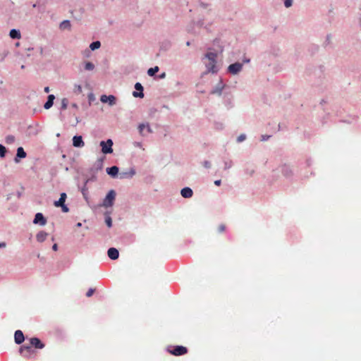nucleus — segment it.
<instances>
[{
	"mask_svg": "<svg viewBox=\"0 0 361 361\" xmlns=\"http://www.w3.org/2000/svg\"><path fill=\"white\" fill-rule=\"evenodd\" d=\"M216 58L217 54L214 52H208L205 54L204 60V63L207 67V72L216 73L217 67H216Z\"/></svg>",
	"mask_w": 361,
	"mask_h": 361,
	"instance_id": "1",
	"label": "nucleus"
},
{
	"mask_svg": "<svg viewBox=\"0 0 361 361\" xmlns=\"http://www.w3.org/2000/svg\"><path fill=\"white\" fill-rule=\"evenodd\" d=\"M167 350L175 356L183 355L188 353L187 348L182 345L169 346Z\"/></svg>",
	"mask_w": 361,
	"mask_h": 361,
	"instance_id": "2",
	"label": "nucleus"
},
{
	"mask_svg": "<svg viewBox=\"0 0 361 361\" xmlns=\"http://www.w3.org/2000/svg\"><path fill=\"white\" fill-rule=\"evenodd\" d=\"M116 197V192L114 190H110L103 201V206L105 207H111L114 204V202Z\"/></svg>",
	"mask_w": 361,
	"mask_h": 361,
	"instance_id": "3",
	"label": "nucleus"
},
{
	"mask_svg": "<svg viewBox=\"0 0 361 361\" xmlns=\"http://www.w3.org/2000/svg\"><path fill=\"white\" fill-rule=\"evenodd\" d=\"M20 353L24 357L30 359L32 357L35 352L32 350L31 345L30 344L29 345H22L20 348Z\"/></svg>",
	"mask_w": 361,
	"mask_h": 361,
	"instance_id": "4",
	"label": "nucleus"
},
{
	"mask_svg": "<svg viewBox=\"0 0 361 361\" xmlns=\"http://www.w3.org/2000/svg\"><path fill=\"white\" fill-rule=\"evenodd\" d=\"M113 141L111 139L107 140L106 142L102 141L100 142V146L102 147V152L104 154H110L112 153L113 149Z\"/></svg>",
	"mask_w": 361,
	"mask_h": 361,
	"instance_id": "5",
	"label": "nucleus"
},
{
	"mask_svg": "<svg viewBox=\"0 0 361 361\" xmlns=\"http://www.w3.org/2000/svg\"><path fill=\"white\" fill-rule=\"evenodd\" d=\"M242 68H243V64L237 62V63L231 64L228 67V71L230 73H231L233 75H235V74L238 73L242 70Z\"/></svg>",
	"mask_w": 361,
	"mask_h": 361,
	"instance_id": "6",
	"label": "nucleus"
},
{
	"mask_svg": "<svg viewBox=\"0 0 361 361\" xmlns=\"http://www.w3.org/2000/svg\"><path fill=\"white\" fill-rule=\"evenodd\" d=\"M30 344L32 347H35L37 349H42L44 347V344L37 338H32L30 339Z\"/></svg>",
	"mask_w": 361,
	"mask_h": 361,
	"instance_id": "7",
	"label": "nucleus"
},
{
	"mask_svg": "<svg viewBox=\"0 0 361 361\" xmlns=\"http://www.w3.org/2000/svg\"><path fill=\"white\" fill-rule=\"evenodd\" d=\"M100 101L103 103L109 102V105L112 106L116 103V97L114 95H102L100 97Z\"/></svg>",
	"mask_w": 361,
	"mask_h": 361,
	"instance_id": "8",
	"label": "nucleus"
},
{
	"mask_svg": "<svg viewBox=\"0 0 361 361\" xmlns=\"http://www.w3.org/2000/svg\"><path fill=\"white\" fill-rule=\"evenodd\" d=\"M33 223L35 224H39L40 225L44 226L46 224L47 220L42 213H37L35 214Z\"/></svg>",
	"mask_w": 361,
	"mask_h": 361,
	"instance_id": "9",
	"label": "nucleus"
},
{
	"mask_svg": "<svg viewBox=\"0 0 361 361\" xmlns=\"http://www.w3.org/2000/svg\"><path fill=\"white\" fill-rule=\"evenodd\" d=\"M73 145L75 147H82L85 145V143L82 140V136H74L73 137Z\"/></svg>",
	"mask_w": 361,
	"mask_h": 361,
	"instance_id": "10",
	"label": "nucleus"
},
{
	"mask_svg": "<svg viewBox=\"0 0 361 361\" xmlns=\"http://www.w3.org/2000/svg\"><path fill=\"white\" fill-rule=\"evenodd\" d=\"M14 339L17 344H21L25 340L23 333L20 330H17L14 334Z\"/></svg>",
	"mask_w": 361,
	"mask_h": 361,
	"instance_id": "11",
	"label": "nucleus"
},
{
	"mask_svg": "<svg viewBox=\"0 0 361 361\" xmlns=\"http://www.w3.org/2000/svg\"><path fill=\"white\" fill-rule=\"evenodd\" d=\"M135 90L140 91V92H133V94L135 97H140V98H142L144 97V94L142 92L143 91V87L142 86V85L140 83V82H137L135 85Z\"/></svg>",
	"mask_w": 361,
	"mask_h": 361,
	"instance_id": "12",
	"label": "nucleus"
},
{
	"mask_svg": "<svg viewBox=\"0 0 361 361\" xmlns=\"http://www.w3.org/2000/svg\"><path fill=\"white\" fill-rule=\"evenodd\" d=\"M107 254H108L109 257L114 260L118 259V256H119V252H118V250L114 247L109 248L108 250Z\"/></svg>",
	"mask_w": 361,
	"mask_h": 361,
	"instance_id": "13",
	"label": "nucleus"
},
{
	"mask_svg": "<svg viewBox=\"0 0 361 361\" xmlns=\"http://www.w3.org/2000/svg\"><path fill=\"white\" fill-rule=\"evenodd\" d=\"M180 194L185 198H190L192 196L193 192L191 188L186 187L181 190Z\"/></svg>",
	"mask_w": 361,
	"mask_h": 361,
	"instance_id": "14",
	"label": "nucleus"
},
{
	"mask_svg": "<svg viewBox=\"0 0 361 361\" xmlns=\"http://www.w3.org/2000/svg\"><path fill=\"white\" fill-rule=\"evenodd\" d=\"M145 129H146L149 133H151L152 132V130L148 123H147V124L141 123L138 126V130H139V133L140 135H145L144 134Z\"/></svg>",
	"mask_w": 361,
	"mask_h": 361,
	"instance_id": "15",
	"label": "nucleus"
},
{
	"mask_svg": "<svg viewBox=\"0 0 361 361\" xmlns=\"http://www.w3.org/2000/svg\"><path fill=\"white\" fill-rule=\"evenodd\" d=\"M66 197V194L65 192H62L60 195L59 200L58 201L54 202V206L56 207H59L60 206L64 204Z\"/></svg>",
	"mask_w": 361,
	"mask_h": 361,
	"instance_id": "16",
	"label": "nucleus"
},
{
	"mask_svg": "<svg viewBox=\"0 0 361 361\" xmlns=\"http://www.w3.org/2000/svg\"><path fill=\"white\" fill-rule=\"evenodd\" d=\"M26 157V153L24 151L22 147H20L17 149L16 157L15 158V161L18 162V158H25Z\"/></svg>",
	"mask_w": 361,
	"mask_h": 361,
	"instance_id": "17",
	"label": "nucleus"
},
{
	"mask_svg": "<svg viewBox=\"0 0 361 361\" xmlns=\"http://www.w3.org/2000/svg\"><path fill=\"white\" fill-rule=\"evenodd\" d=\"M54 99H55L54 95L49 94L48 96V99H47V102L44 105V109H49V108H51L54 104Z\"/></svg>",
	"mask_w": 361,
	"mask_h": 361,
	"instance_id": "18",
	"label": "nucleus"
},
{
	"mask_svg": "<svg viewBox=\"0 0 361 361\" xmlns=\"http://www.w3.org/2000/svg\"><path fill=\"white\" fill-rule=\"evenodd\" d=\"M106 172L111 176H116L118 173V168L116 166L106 169Z\"/></svg>",
	"mask_w": 361,
	"mask_h": 361,
	"instance_id": "19",
	"label": "nucleus"
},
{
	"mask_svg": "<svg viewBox=\"0 0 361 361\" xmlns=\"http://www.w3.org/2000/svg\"><path fill=\"white\" fill-rule=\"evenodd\" d=\"M47 235H48V234L46 232L40 231L37 234L36 239L38 242L42 243L46 240Z\"/></svg>",
	"mask_w": 361,
	"mask_h": 361,
	"instance_id": "20",
	"label": "nucleus"
},
{
	"mask_svg": "<svg viewBox=\"0 0 361 361\" xmlns=\"http://www.w3.org/2000/svg\"><path fill=\"white\" fill-rule=\"evenodd\" d=\"M9 35L12 39H20L21 37L20 31L16 29H12L10 31Z\"/></svg>",
	"mask_w": 361,
	"mask_h": 361,
	"instance_id": "21",
	"label": "nucleus"
},
{
	"mask_svg": "<svg viewBox=\"0 0 361 361\" xmlns=\"http://www.w3.org/2000/svg\"><path fill=\"white\" fill-rule=\"evenodd\" d=\"M71 23L68 20L62 21L59 25L61 30H69L71 28Z\"/></svg>",
	"mask_w": 361,
	"mask_h": 361,
	"instance_id": "22",
	"label": "nucleus"
},
{
	"mask_svg": "<svg viewBox=\"0 0 361 361\" xmlns=\"http://www.w3.org/2000/svg\"><path fill=\"white\" fill-rule=\"evenodd\" d=\"M159 68L158 66H155L154 68H150L149 69H148L147 71V74L149 75V76H153L155 75L156 73H157L159 71Z\"/></svg>",
	"mask_w": 361,
	"mask_h": 361,
	"instance_id": "23",
	"label": "nucleus"
},
{
	"mask_svg": "<svg viewBox=\"0 0 361 361\" xmlns=\"http://www.w3.org/2000/svg\"><path fill=\"white\" fill-rule=\"evenodd\" d=\"M101 46V43L99 41L93 42L90 44V47L92 50H95L99 49Z\"/></svg>",
	"mask_w": 361,
	"mask_h": 361,
	"instance_id": "24",
	"label": "nucleus"
},
{
	"mask_svg": "<svg viewBox=\"0 0 361 361\" xmlns=\"http://www.w3.org/2000/svg\"><path fill=\"white\" fill-rule=\"evenodd\" d=\"M15 142V137L12 135H8L6 137V144L11 145Z\"/></svg>",
	"mask_w": 361,
	"mask_h": 361,
	"instance_id": "25",
	"label": "nucleus"
},
{
	"mask_svg": "<svg viewBox=\"0 0 361 361\" xmlns=\"http://www.w3.org/2000/svg\"><path fill=\"white\" fill-rule=\"evenodd\" d=\"M94 68V66L91 62H87L85 65V69L86 71H92Z\"/></svg>",
	"mask_w": 361,
	"mask_h": 361,
	"instance_id": "26",
	"label": "nucleus"
},
{
	"mask_svg": "<svg viewBox=\"0 0 361 361\" xmlns=\"http://www.w3.org/2000/svg\"><path fill=\"white\" fill-rule=\"evenodd\" d=\"M68 104V100L66 98H63L61 101V109H66Z\"/></svg>",
	"mask_w": 361,
	"mask_h": 361,
	"instance_id": "27",
	"label": "nucleus"
},
{
	"mask_svg": "<svg viewBox=\"0 0 361 361\" xmlns=\"http://www.w3.org/2000/svg\"><path fill=\"white\" fill-rule=\"evenodd\" d=\"M82 195H83L84 198L87 201V199H88V197H87L88 190H87V188L85 186H84L82 188Z\"/></svg>",
	"mask_w": 361,
	"mask_h": 361,
	"instance_id": "28",
	"label": "nucleus"
},
{
	"mask_svg": "<svg viewBox=\"0 0 361 361\" xmlns=\"http://www.w3.org/2000/svg\"><path fill=\"white\" fill-rule=\"evenodd\" d=\"M6 152V147L1 145H0V157H4Z\"/></svg>",
	"mask_w": 361,
	"mask_h": 361,
	"instance_id": "29",
	"label": "nucleus"
},
{
	"mask_svg": "<svg viewBox=\"0 0 361 361\" xmlns=\"http://www.w3.org/2000/svg\"><path fill=\"white\" fill-rule=\"evenodd\" d=\"M245 138H246L245 135H244V134H241V135H240L237 137V141H238V142H241L244 141V140H245Z\"/></svg>",
	"mask_w": 361,
	"mask_h": 361,
	"instance_id": "30",
	"label": "nucleus"
},
{
	"mask_svg": "<svg viewBox=\"0 0 361 361\" xmlns=\"http://www.w3.org/2000/svg\"><path fill=\"white\" fill-rule=\"evenodd\" d=\"M94 290H95V289H94V288H90L86 293V296L88 298L91 297L93 295V293H94Z\"/></svg>",
	"mask_w": 361,
	"mask_h": 361,
	"instance_id": "31",
	"label": "nucleus"
},
{
	"mask_svg": "<svg viewBox=\"0 0 361 361\" xmlns=\"http://www.w3.org/2000/svg\"><path fill=\"white\" fill-rule=\"evenodd\" d=\"M226 229V226L224 224H221L218 227V231L219 233H223Z\"/></svg>",
	"mask_w": 361,
	"mask_h": 361,
	"instance_id": "32",
	"label": "nucleus"
},
{
	"mask_svg": "<svg viewBox=\"0 0 361 361\" xmlns=\"http://www.w3.org/2000/svg\"><path fill=\"white\" fill-rule=\"evenodd\" d=\"M284 5L286 8L291 6L292 0H284Z\"/></svg>",
	"mask_w": 361,
	"mask_h": 361,
	"instance_id": "33",
	"label": "nucleus"
},
{
	"mask_svg": "<svg viewBox=\"0 0 361 361\" xmlns=\"http://www.w3.org/2000/svg\"><path fill=\"white\" fill-rule=\"evenodd\" d=\"M203 166L205 168H210L211 167V163L209 161H204L202 164Z\"/></svg>",
	"mask_w": 361,
	"mask_h": 361,
	"instance_id": "34",
	"label": "nucleus"
},
{
	"mask_svg": "<svg viewBox=\"0 0 361 361\" xmlns=\"http://www.w3.org/2000/svg\"><path fill=\"white\" fill-rule=\"evenodd\" d=\"M269 135H262L261 141H267L269 140Z\"/></svg>",
	"mask_w": 361,
	"mask_h": 361,
	"instance_id": "35",
	"label": "nucleus"
},
{
	"mask_svg": "<svg viewBox=\"0 0 361 361\" xmlns=\"http://www.w3.org/2000/svg\"><path fill=\"white\" fill-rule=\"evenodd\" d=\"M60 207H61L62 211H63V212H68V210H69V209H68V208L67 207V206H66V205H65V204H63L62 206H60Z\"/></svg>",
	"mask_w": 361,
	"mask_h": 361,
	"instance_id": "36",
	"label": "nucleus"
},
{
	"mask_svg": "<svg viewBox=\"0 0 361 361\" xmlns=\"http://www.w3.org/2000/svg\"><path fill=\"white\" fill-rule=\"evenodd\" d=\"M106 223L107 224V226L109 227H111V219L110 217H109L108 219H106Z\"/></svg>",
	"mask_w": 361,
	"mask_h": 361,
	"instance_id": "37",
	"label": "nucleus"
},
{
	"mask_svg": "<svg viewBox=\"0 0 361 361\" xmlns=\"http://www.w3.org/2000/svg\"><path fill=\"white\" fill-rule=\"evenodd\" d=\"M75 92H78V93L82 92V87L80 85H75Z\"/></svg>",
	"mask_w": 361,
	"mask_h": 361,
	"instance_id": "38",
	"label": "nucleus"
},
{
	"mask_svg": "<svg viewBox=\"0 0 361 361\" xmlns=\"http://www.w3.org/2000/svg\"><path fill=\"white\" fill-rule=\"evenodd\" d=\"M231 167V161L229 163L225 162V167H224L225 169H230Z\"/></svg>",
	"mask_w": 361,
	"mask_h": 361,
	"instance_id": "39",
	"label": "nucleus"
},
{
	"mask_svg": "<svg viewBox=\"0 0 361 361\" xmlns=\"http://www.w3.org/2000/svg\"><path fill=\"white\" fill-rule=\"evenodd\" d=\"M134 146L136 147H140L141 148L142 147V143L141 142H135L133 143Z\"/></svg>",
	"mask_w": 361,
	"mask_h": 361,
	"instance_id": "40",
	"label": "nucleus"
},
{
	"mask_svg": "<svg viewBox=\"0 0 361 361\" xmlns=\"http://www.w3.org/2000/svg\"><path fill=\"white\" fill-rule=\"evenodd\" d=\"M221 89H219V90H212V94H215V93H218V94H221Z\"/></svg>",
	"mask_w": 361,
	"mask_h": 361,
	"instance_id": "41",
	"label": "nucleus"
},
{
	"mask_svg": "<svg viewBox=\"0 0 361 361\" xmlns=\"http://www.w3.org/2000/svg\"><path fill=\"white\" fill-rule=\"evenodd\" d=\"M221 183V180H216L214 181V184L216 185V186H219Z\"/></svg>",
	"mask_w": 361,
	"mask_h": 361,
	"instance_id": "42",
	"label": "nucleus"
},
{
	"mask_svg": "<svg viewBox=\"0 0 361 361\" xmlns=\"http://www.w3.org/2000/svg\"><path fill=\"white\" fill-rule=\"evenodd\" d=\"M52 249H53V250L56 251L58 250L57 244H56V243L54 244L53 246H52Z\"/></svg>",
	"mask_w": 361,
	"mask_h": 361,
	"instance_id": "43",
	"label": "nucleus"
},
{
	"mask_svg": "<svg viewBox=\"0 0 361 361\" xmlns=\"http://www.w3.org/2000/svg\"><path fill=\"white\" fill-rule=\"evenodd\" d=\"M6 247V243H0V248L1 247Z\"/></svg>",
	"mask_w": 361,
	"mask_h": 361,
	"instance_id": "44",
	"label": "nucleus"
},
{
	"mask_svg": "<svg viewBox=\"0 0 361 361\" xmlns=\"http://www.w3.org/2000/svg\"><path fill=\"white\" fill-rule=\"evenodd\" d=\"M44 92H47V93H48V92H49V87H46L44 88Z\"/></svg>",
	"mask_w": 361,
	"mask_h": 361,
	"instance_id": "45",
	"label": "nucleus"
},
{
	"mask_svg": "<svg viewBox=\"0 0 361 361\" xmlns=\"http://www.w3.org/2000/svg\"><path fill=\"white\" fill-rule=\"evenodd\" d=\"M165 76V73H163L160 75V78H164Z\"/></svg>",
	"mask_w": 361,
	"mask_h": 361,
	"instance_id": "46",
	"label": "nucleus"
},
{
	"mask_svg": "<svg viewBox=\"0 0 361 361\" xmlns=\"http://www.w3.org/2000/svg\"><path fill=\"white\" fill-rule=\"evenodd\" d=\"M135 174V171H131V176H133Z\"/></svg>",
	"mask_w": 361,
	"mask_h": 361,
	"instance_id": "47",
	"label": "nucleus"
},
{
	"mask_svg": "<svg viewBox=\"0 0 361 361\" xmlns=\"http://www.w3.org/2000/svg\"><path fill=\"white\" fill-rule=\"evenodd\" d=\"M244 61L248 63L250 61V60L249 59H245Z\"/></svg>",
	"mask_w": 361,
	"mask_h": 361,
	"instance_id": "48",
	"label": "nucleus"
},
{
	"mask_svg": "<svg viewBox=\"0 0 361 361\" xmlns=\"http://www.w3.org/2000/svg\"><path fill=\"white\" fill-rule=\"evenodd\" d=\"M187 45H188V46H189V45H190V42H187Z\"/></svg>",
	"mask_w": 361,
	"mask_h": 361,
	"instance_id": "49",
	"label": "nucleus"
}]
</instances>
